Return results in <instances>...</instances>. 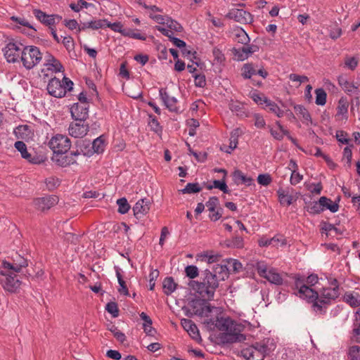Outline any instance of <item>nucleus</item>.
<instances>
[{"label":"nucleus","instance_id":"nucleus-1","mask_svg":"<svg viewBox=\"0 0 360 360\" xmlns=\"http://www.w3.org/2000/svg\"><path fill=\"white\" fill-rule=\"evenodd\" d=\"M294 279V289H297L298 292L295 293L299 295L301 299L306 300L308 303L312 304L313 309L316 312H323V307L315 302L318 298V292L311 286L315 285L319 281L318 275L311 274L307 277L300 274H295L292 277Z\"/></svg>","mask_w":360,"mask_h":360},{"label":"nucleus","instance_id":"nucleus-2","mask_svg":"<svg viewBox=\"0 0 360 360\" xmlns=\"http://www.w3.org/2000/svg\"><path fill=\"white\" fill-rule=\"evenodd\" d=\"M188 285L202 297H207L208 300H213L219 283L212 270L206 269L201 271L200 281H190Z\"/></svg>","mask_w":360,"mask_h":360},{"label":"nucleus","instance_id":"nucleus-3","mask_svg":"<svg viewBox=\"0 0 360 360\" xmlns=\"http://www.w3.org/2000/svg\"><path fill=\"white\" fill-rule=\"evenodd\" d=\"M42 58V53L35 46H26L21 52L20 60L27 70L32 69Z\"/></svg>","mask_w":360,"mask_h":360},{"label":"nucleus","instance_id":"nucleus-4","mask_svg":"<svg viewBox=\"0 0 360 360\" xmlns=\"http://www.w3.org/2000/svg\"><path fill=\"white\" fill-rule=\"evenodd\" d=\"M49 146L55 155L66 154L71 148V141L65 135L56 134L51 138Z\"/></svg>","mask_w":360,"mask_h":360},{"label":"nucleus","instance_id":"nucleus-5","mask_svg":"<svg viewBox=\"0 0 360 360\" xmlns=\"http://www.w3.org/2000/svg\"><path fill=\"white\" fill-rule=\"evenodd\" d=\"M0 283L6 291L15 293L20 288L22 282L15 274H6L4 271H0Z\"/></svg>","mask_w":360,"mask_h":360},{"label":"nucleus","instance_id":"nucleus-6","mask_svg":"<svg viewBox=\"0 0 360 360\" xmlns=\"http://www.w3.org/2000/svg\"><path fill=\"white\" fill-rule=\"evenodd\" d=\"M14 147L20 153L21 157L30 163L39 165L45 161V158L38 155L36 151L33 153L28 152L26 144L22 141H17L14 143Z\"/></svg>","mask_w":360,"mask_h":360},{"label":"nucleus","instance_id":"nucleus-7","mask_svg":"<svg viewBox=\"0 0 360 360\" xmlns=\"http://www.w3.org/2000/svg\"><path fill=\"white\" fill-rule=\"evenodd\" d=\"M246 339V335L241 333H219L216 336V343L220 346H225L229 344L243 342Z\"/></svg>","mask_w":360,"mask_h":360},{"label":"nucleus","instance_id":"nucleus-8","mask_svg":"<svg viewBox=\"0 0 360 360\" xmlns=\"http://www.w3.org/2000/svg\"><path fill=\"white\" fill-rule=\"evenodd\" d=\"M89 104L75 103L70 108L72 118L76 122H85L89 118Z\"/></svg>","mask_w":360,"mask_h":360},{"label":"nucleus","instance_id":"nucleus-9","mask_svg":"<svg viewBox=\"0 0 360 360\" xmlns=\"http://www.w3.org/2000/svg\"><path fill=\"white\" fill-rule=\"evenodd\" d=\"M226 18L242 24H250L253 21V15L250 12L239 8L231 9Z\"/></svg>","mask_w":360,"mask_h":360},{"label":"nucleus","instance_id":"nucleus-10","mask_svg":"<svg viewBox=\"0 0 360 360\" xmlns=\"http://www.w3.org/2000/svg\"><path fill=\"white\" fill-rule=\"evenodd\" d=\"M2 51L8 63H14L20 59L22 51L13 41H9Z\"/></svg>","mask_w":360,"mask_h":360},{"label":"nucleus","instance_id":"nucleus-11","mask_svg":"<svg viewBox=\"0 0 360 360\" xmlns=\"http://www.w3.org/2000/svg\"><path fill=\"white\" fill-rule=\"evenodd\" d=\"M58 200L59 198L57 195H50L34 199V204L37 210L44 212L57 205Z\"/></svg>","mask_w":360,"mask_h":360},{"label":"nucleus","instance_id":"nucleus-12","mask_svg":"<svg viewBox=\"0 0 360 360\" xmlns=\"http://www.w3.org/2000/svg\"><path fill=\"white\" fill-rule=\"evenodd\" d=\"M46 90L49 95L55 98H61L66 96V91L62 86V81L56 77L49 79Z\"/></svg>","mask_w":360,"mask_h":360},{"label":"nucleus","instance_id":"nucleus-13","mask_svg":"<svg viewBox=\"0 0 360 360\" xmlns=\"http://www.w3.org/2000/svg\"><path fill=\"white\" fill-rule=\"evenodd\" d=\"M160 98L162 100L163 104L168 109L169 111L179 114L181 111L179 108L176 106L178 100L174 96H169L167 88H160L159 89Z\"/></svg>","mask_w":360,"mask_h":360},{"label":"nucleus","instance_id":"nucleus-14","mask_svg":"<svg viewBox=\"0 0 360 360\" xmlns=\"http://www.w3.org/2000/svg\"><path fill=\"white\" fill-rule=\"evenodd\" d=\"M220 328L219 330L223 331L222 333H241L245 329V326L242 323L236 322L230 316H227L224 320V323H219Z\"/></svg>","mask_w":360,"mask_h":360},{"label":"nucleus","instance_id":"nucleus-15","mask_svg":"<svg viewBox=\"0 0 360 360\" xmlns=\"http://www.w3.org/2000/svg\"><path fill=\"white\" fill-rule=\"evenodd\" d=\"M89 131V124H85L84 122H71L68 131L71 136L75 138H83L85 136Z\"/></svg>","mask_w":360,"mask_h":360},{"label":"nucleus","instance_id":"nucleus-16","mask_svg":"<svg viewBox=\"0 0 360 360\" xmlns=\"http://www.w3.org/2000/svg\"><path fill=\"white\" fill-rule=\"evenodd\" d=\"M91 143L89 139H79L75 142L76 150L72 151V155H79L82 154L86 157H91L93 155L92 149L91 148Z\"/></svg>","mask_w":360,"mask_h":360},{"label":"nucleus","instance_id":"nucleus-17","mask_svg":"<svg viewBox=\"0 0 360 360\" xmlns=\"http://www.w3.org/2000/svg\"><path fill=\"white\" fill-rule=\"evenodd\" d=\"M150 200L146 198L139 200L133 207L134 215L136 219L148 213L150 208Z\"/></svg>","mask_w":360,"mask_h":360},{"label":"nucleus","instance_id":"nucleus-18","mask_svg":"<svg viewBox=\"0 0 360 360\" xmlns=\"http://www.w3.org/2000/svg\"><path fill=\"white\" fill-rule=\"evenodd\" d=\"M182 327L188 333L191 338L197 341H201L202 338L197 326L191 319H183L181 321Z\"/></svg>","mask_w":360,"mask_h":360},{"label":"nucleus","instance_id":"nucleus-19","mask_svg":"<svg viewBox=\"0 0 360 360\" xmlns=\"http://www.w3.org/2000/svg\"><path fill=\"white\" fill-rule=\"evenodd\" d=\"M210 300H208L207 297H195L191 298L188 300V305L190 307L193 309L194 311L195 315H197L198 316H203V306L204 304H208V302Z\"/></svg>","mask_w":360,"mask_h":360},{"label":"nucleus","instance_id":"nucleus-20","mask_svg":"<svg viewBox=\"0 0 360 360\" xmlns=\"http://www.w3.org/2000/svg\"><path fill=\"white\" fill-rule=\"evenodd\" d=\"M75 156L76 155H72L71 153L70 155L59 154L53 157L52 160L55 162L57 165L62 167H66L77 163L75 158Z\"/></svg>","mask_w":360,"mask_h":360},{"label":"nucleus","instance_id":"nucleus-21","mask_svg":"<svg viewBox=\"0 0 360 360\" xmlns=\"http://www.w3.org/2000/svg\"><path fill=\"white\" fill-rule=\"evenodd\" d=\"M46 63L44 65L49 66L48 70H51L55 72H64L65 69L62 63L51 53L46 52Z\"/></svg>","mask_w":360,"mask_h":360},{"label":"nucleus","instance_id":"nucleus-22","mask_svg":"<svg viewBox=\"0 0 360 360\" xmlns=\"http://www.w3.org/2000/svg\"><path fill=\"white\" fill-rule=\"evenodd\" d=\"M13 133L18 139H22L27 141L34 134L31 127L27 124L19 125L14 129Z\"/></svg>","mask_w":360,"mask_h":360},{"label":"nucleus","instance_id":"nucleus-23","mask_svg":"<svg viewBox=\"0 0 360 360\" xmlns=\"http://www.w3.org/2000/svg\"><path fill=\"white\" fill-rule=\"evenodd\" d=\"M212 270L214 274H216V277L219 283L220 281H225L229 278L230 275V271L229 268L224 264L223 261L220 264H217L213 265Z\"/></svg>","mask_w":360,"mask_h":360},{"label":"nucleus","instance_id":"nucleus-24","mask_svg":"<svg viewBox=\"0 0 360 360\" xmlns=\"http://www.w3.org/2000/svg\"><path fill=\"white\" fill-rule=\"evenodd\" d=\"M231 51L234 56V60L237 61H243L252 54V51L250 50L248 46L245 45L241 48L233 47Z\"/></svg>","mask_w":360,"mask_h":360},{"label":"nucleus","instance_id":"nucleus-25","mask_svg":"<svg viewBox=\"0 0 360 360\" xmlns=\"http://www.w3.org/2000/svg\"><path fill=\"white\" fill-rule=\"evenodd\" d=\"M233 181L235 184L239 185L240 184H244L246 186H250L253 182V179L249 176H247L243 174V172L238 169H236L231 174Z\"/></svg>","mask_w":360,"mask_h":360},{"label":"nucleus","instance_id":"nucleus-26","mask_svg":"<svg viewBox=\"0 0 360 360\" xmlns=\"http://www.w3.org/2000/svg\"><path fill=\"white\" fill-rule=\"evenodd\" d=\"M304 210L308 212L311 215H316L323 212V208L321 203L320 202V198L318 201H307L305 199H304Z\"/></svg>","mask_w":360,"mask_h":360},{"label":"nucleus","instance_id":"nucleus-27","mask_svg":"<svg viewBox=\"0 0 360 360\" xmlns=\"http://www.w3.org/2000/svg\"><path fill=\"white\" fill-rule=\"evenodd\" d=\"M220 245L228 248L240 249L244 246V240L242 236L236 234L232 238L221 242Z\"/></svg>","mask_w":360,"mask_h":360},{"label":"nucleus","instance_id":"nucleus-28","mask_svg":"<svg viewBox=\"0 0 360 360\" xmlns=\"http://www.w3.org/2000/svg\"><path fill=\"white\" fill-rule=\"evenodd\" d=\"M91 143L93 155L94 153H103L107 145L105 136L104 134L101 135L98 138L95 139L92 142H91Z\"/></svg>","mask_w":360,"mask_h":360},{"label":"nucleus","instance_id":"nucleus-29","mask_svg":"<svg viewBox=\"0 0 360 360\" xmlns=\"http://www.w3.org/2000/svg\"><path fill=\"white\" fill-rule=\"evenodd\" d=\"M229 109L233 112H236L238 117L241 118L248 117L250 115V112L247 110V109L244 107V105L238 102L232 101L229 104Z\"/></svg>","mask_w":360,"mask_h":360},{"label":"nucleus","instance_id":"nucleus-30","mask_svg":"<svg viewBox=\"0 0 360 360\" xmlns=\"http://www.w3.org/2000/svg\"><path fill=\"white\" fill-rule=\"evenodd\" d=\"M338 82L339 85L343 89V90L347 94L358 92V86H355L353 83H350L347 81L346 77L343 75L338 76Z\"/></svg>","mask_w":360,"mask_h":360},{"label":"nucleus","instance_id":"nucleus-31","mask_svg":"<svg viewBox=\"0 0 360 360\" xmlns=\"http://www.w3.org/2000/svg\"><path fill=\"white\" fill-rule=\"evenodd\" d=\"M222 261L229 268L231 274H238L243 270V264L238 259L229 258Z\"/></svg>","mask_w":360,"mask_h":360},{"label":"nucleus","instance_id":"nucleus-32","mask_svg":"<svg viewBox=\"0 0 360 360\" xmlns=\"http://www.w3.org/2000/svg\"><path fill=\"white\" fill-rule=\"evenodd\" d=\"M264 103L263 108L266 111L275 114L278 117H282L284 115V110L281 109L275 102L270 99H265Z\"/></svg>","mask_w":360,"mask_h":360},{"label":"nucleus","instance_id":"nucleus-33","mask_svg":"<svg viewBox=\"0 0 360 360\" xmlns=\"http://www.w3.org/2000/svg\"><path fill=\"white\" fill-rule=\"evenodd\" d=\"M226 180V179H225V176H223L222 179L220 180L215 179L213 181V184L207 185L206 188L208 190H212L214 188H217L221 191L224 193L230 194L231 190L229 188Z\"/></svg>","mask_w":360,"mask_h":360},{"label":"nucleus","instance_id":"nucleus-34","mask_svg":"<svg viewBox=\"0 0 360 360\" xmlns=\"http://www.w3.org/2000/svg\"><path fill=\"white\" fill-rule=\"evenodd\" d=\"M115 270L116 273V276L117 278V281L120 285V288H118V292L120 294H123L124 295L129 296V292L128 288L127 286L126 282L124 281L122 275L121 274L122 269L117 266H115Z\"/></svg>","mask_w":360,"mask_h":360},{"label":"nucleus","instance_id":"nucleus-35","mask_svg":"<svg viewBox=\"0 0 360 360\" xmlns=\"http://www.w3.org/2000/svg\"><path fill=\"white\" fill-rule=\"evenodd\" d=\"M177 283L174 282V279L172 276L166 277L162 282L163 292L165 295H169L175 291Z\"/></svg>","mask_w":360,"mask_h":360},{"label":"nucleus","instance_id":"nucleus-36","mask_svg":"<svg viewBox=\"0 0 360 360\" xmlns=\"http://www.w3.org/2000/svg\"><path fill=\"white\" fill-rule=\"evenodd\" d=\"M278 201L281 205L290 206L292 204L293 197L288 194V191H285L282 188H280L276 191Z\"/></svg>","mask_w":360,"mask_h":360},{"label":"nucleus","instance_id":"nucleus-37","mask_svg":"<svg viewBox=\"0 0 360 360\" xmlns=\"http://www.w3.org/2000/svg\"><path fill=\"white\" fill-rule=\"evenodd\" d=\"M320 202L323 208V212L326 210H330L331 212H337L339 210L340 205L336 203H333L331 199L326 196H321L320 198Z\"/></svg>","mask_w":360,"mask_h":360},{"label":"nucleus","instance_id":"nucleus-38","mask_svg":"<svg viewBox=\"0 0 360 360\" xmlns=\"http://www.w3.org/2000/svg\"><path fill=\"white\" fill-rule=\"evenodd\" d=\"M358 296V293H356V296H354L353 292L347 291L342 296V301L351 307L355 308L360 306V300L357 298Z\"/></svg>","mask_w":360,"mask_h":360},{"label":"nucleus","instance_id":"nucleus-39","mask_svg":"<svg viewBox=\"0 0 360 360\" xmlns=\"http://www.w3.org/2000/svg\"><path fill=\"white\" fill-rule=\"evenodd\" d=\"M148 126L150 127V130L154 131L158 135H161L162 133V127L160 125L156 116L153 114L148 115Z\"/></svg>","mask_w":360,"mask_h":360},{"label":"nucleus","instance_id":"nucleus-40","mask_svg":"<svg viewBox=\"0 0 360 360\" xmlns=\"http://www.w3.org/2000/svg\"><path fill=\"white\" fill-rule=\"evenodd\" d=\"M241 70V75L245 79H252V77L257 75V70L255 68L252 63H245Z\"/></svg>","mask_w":360,"mask_h":360},{"label":"nucleus","instance_id":"nucleus-41","mask_svg":"<svg viewBox=\"0 0 360 360\" xmlns=\"http://www.w3.org/2000/svg\"><path fill=\"white\" fill-rule=\"evenodd\" d=\"M340 295V287L338 286H336V288H323L321 289V295L325 296V297L330 300H335Z\"/></svg>","mask_w":360,"mask_h":360},{"label":"nucleus","instance_id":"nucleus-42","mask_svg":"<svg viewBox=\"0 0 360 360\" xmlns=\"http://www.w3.org/2000/svg\"><path fill=\"white\" fill-rule=\"evenodd\" d=\"M235 32L236 40L237 42L245 46L248 45L250 41V38L249 37L247 32L241 27H237L235 30Z\"/></svg>","mask_w":360,"mask_h":360},{"label":"nucleus","instance_id":"nucleus-43","mask_svg":"<svg viewBox=\"0 0 360 360\" xmlns=\"http://www.w3.org/2000/svg\"><path fill=\"white\" fill-rule=\"evenodd\" d=\"M270 283L279 285L283 283V278L281 276L276 272L274 269H270L266 274V276L264 277Z\"/></svg>","mask_w":360,"mask_h":360},{"label":"nucleus","instance_id":"nucleus-44","mask_svg":"<svg viewBox=\"0 0 360 360\" xmlns=\"http://www.w3.org/2000/svg\"><path fill=\"white\" fill-rule=\"evenodd\" d=\"M202 191V186L198 183H188L184 188L181 190L183 194H194Z\"/></svg>","mask_w":360,"mask_h":360},{"label":"nucleus","instance_id":"nucleus-45","mask_svg":"<svg viewBox=\"0 0 360 360\" xmlns=\"http://www.w3.org/2000/svg\"><path fill=\"white\" fill-rule=\"evenodd\" d=\"M212 54L214 56V62L215 63L222 66L225 65L226 57L221 50H220L217 46H215L212 49Z\"/></svg>","mask_w":360,"mask_h":360},{"label":"nucleus","instance_id":"nucleus-46","mask_svg":"<svg viewBox=\"0 0 360 360\" xmlns=\"http://www.w3.org/2000/svg\"><path fill=\"white\" fill-rule=\"evenodd\" d=\"M316 99L315 103L318 105H324L327 101V94L322 88H319L315 90Z\"/></svg>","mask_w":360,"mask_h":360},{"label":"nucleus","instance_id":"nucleus-47","mask_svg":"<svg viewBox=\"0 0 360 360\" xmlns=\"http://www.w3.org/2000/svg\"><path fill=\"white\" fill-rule=\"evenodd\" d=\"M167 27L176 32H182L184 31L183 26L176 20H173L171 17L166 16Z\"/></svg>","mask_w":360,"mask_h":360},{"label":"nucleus","instance_id":"nucleus-48","mask_svg":"<svg viewBox=\"0 0 360 360\" xmlns=\"http://www.w3.org/2000/svg\"><path fill=\"white\" fill-rule=\"evenodd\" d=\"M294 110L297 115H301L304 120L311 122V115L304 105H294Z\"/></svg>","mask_w":360,"mask_h":360},{"label":"nucleus","instance_id":"nucleus-49","mask_svg":"<svg viewBox=\"0 0 360 360\" xmlns=\"http://www.w3.org/2000/svg\"><path fill=\"white\" fill-rule=\"evenodd\" d=\"M347 357L349 360H360V346H350L348 348Z\"/></svg>","mask_w":360,"mask_h":360},{"label":"nucleus","instance_id":"nucleus-50","mask_svg":"<svg viewBox=\"0 0 360 360\" xmlns=\"http://www.w3.org/2000/svg\"><path fill=\"white\" fill-rule=\"evenodd\" d=\"M226 317L223 316H217L216 320L214 319H208L205 320L204 324H205L207 327H210L211 330H213L214 328H217L219 330V328H220L219 323H224V320H225Z\"/></svg>","mask_w":360,"mask_h":360},{"label":"nucleus","instance_id":"nucleus-51","mask_svg":"<svg viewBox=\"0 0 360 360\" xmlns=\"http://www.w3.org/2000/svg\"><path fill=\"white\" fill-rule=\"evenodd\" d=\"M117 204L118 205L117 212L120 214H124L129 212L130 205L125 198H119L117 200Z\"/></svg>","mask_w":360,"mask_h":360},{"label":"nucleus","instance_id":"nucleus-52","mask_svg":"<svg viewBox=\"0 0 360 360\" xmlns=\"http://www.w3.org/2000/svg\"><path fill=\"white\" fill-rule=\"evenodd\" d=\"M105 310L112 315V317L117 318L119 316V308L118 304L115 302H109L106 304Z\"/></svg>","mask_w":360,"mask_h":360},{"label":"nucleus","instance_id":"nucleus-53","mask_svg":"<svg viewBox=\"0 0 360 360\" xmlns=\"http://www.w3.org/2000/svg\"><path fill=\"white\" fill-rule=\"evenodd\" d=\"M338 112L336 115H342L346 120H347V112H348V103L342 98L340 99L337 108Z\"/></svg>","mask_w":360,"mask_h":360},{"label":"nucleus","instance_id":"nucleus-54","mask_svg":"<svg viewBox=\"0 0 360 360\" xmlns=\"http://www.w3.org/2000/svg\"><path fill=\"white\" fill-rule=\"evenodd\" d=\"M18 257L20 259V262L16 263L15 259L13 257V268H11V270H13L14 272L19 273L20 272L22 267H26L28 265L27 260L25 259L24 257H21L20 255H17Z\"/></svg>","mask_w":360,"mask_h":360},{"label":"nucleus","instance_id":"nucleus-55","mask_svg":"<svg viewBox=\"0 0 360 360\" xmlns=\"http://www.w3.org/2000/svg\"><path fill=\"white\" fill-rule=\"evenodd\" d=\"M206 207L208 208V210L212 213H215L217 211L218 205H219V200L217 196H212L209 198V200L205 203Z\"/></svg>","mask_w":360,"mask_h":360},{"label":"nucleus","instance_id":"nucleus-56","mask_svg":"<svg viewBox=\"0 0 360 360\" xmlns=\"http://www.w3.org/2000/svg\"><path fill=\"white\" fill-rule=\"evenodd\" d=\"M185 274L190 279H194L199 276V270L195 265L191 264L185 267Z\"/></svg>","mask_w":360,"mask_h":360},{"label":"nucleus","instance_id":"nucleus-57","mask_svg":"<svg viewBox=\"0 0 360 360\" xmlns=\"http://www.w3.org/2000/svg\"><path fill=\"white\" fill-rule=\"evenodd\" d=\"M218 255H208L207 252H203L197 255V260L205 261L208 264H212L218 261Z\"/></svg>","mask_w":360,"mask_h":360},{"label":"nucleus","instance_id":"nucleus-58","mask_svg":"<svg viewBox=\"0 0 360 360\" xmlns=\"http://www.w3.org/2000/svg\"><path fill=\"white\" fill-rule=\"evenodd\" d=\"M250 98L257 104V105H263L264 103L265 99H269L266 96H265L262 93H259L258 91L255 90L254 91L250 93Z\"/></svg>","mask_w":360,"mask_h":360},{"label":"nucleus","instance_id":"nucleus-59","mask_svg":"<svg viewBox=\"0 0 360 360\" xmlns=\"http://www.w3.org/2000/svg\"><path fill=\"white\" fill-rule=\"evenodd\" d=\"M45 183L49 191H51L60 186V181L58 178L51 176L46 179Z\"/></svg>","mask_w":360,"mask_h":360},{"label":"nucleus","instance_id":"nucleus-60","mask_svg":"<svg viewBox=\"0 0 360 360\" xmlns=\"http://www.w3.org/2000/svg\"><path fill=\"white\" fill-rule=\"evenodd\" d=\"M193 77L196 87L203 88L206 86V77L204 74H195Z\"/></svg>","mask_w":360,"mask_h":360},{"label":"nucleus","instance_id":"nucleus-61","mask_svg":"<svg viewBox=\"0 0 360 360\" xmlns=\"http://www.w3.org/2000/svg\"><path fill=\"white\" fill-rule=\"evenodd\" d=\"M243 131L240 128L238 127V128L234 129L231 132V134H230L229 141H231V145H232L233 143H236L238 145V137L240 136L241 135H243Z\"/></svg>","mask_w":360,"mask_h":360},{"label":"nucleus","instance_id":"nucleus-62","mask_svg":"<svg viewBox=\"0 0 360 360\" xmlns=\"http://www.w3.org/2000/svg\"><path fill=\"white\" fill-rule=\"evenodd\" d=\"M33 14L34 17L44 25L46 24V21L47 20V17H49V14H46L45 12L42 11L40 9L35 8L33 10Z\"/></svg>","mask_w":360,"mask_h":360},{"label":"nucleus","instance_id":"nucleus-63","mask_svg":"<svg viewBox=\"0 0 360 360\" xmlns=\"http://www.w3.org/2000/svg\"><path fill=\"white\" fill-rule=\"evenodd\" d=\"M359 63L358 58L356 57L347 56L345 59V65L351 70H354Z\"/></svg>","mask_w":360,"mask_h":360},{"label":"nucleus","instance_id":"nucleus-64","mask_svg":"<svg viewBox=\"0 0 360 360\" xmlns=\"http://www.w3.org/2000/svg\"><path fill=\"white\" fill-rule=\"evenodd\" d=\"M272 181V178L269 174H260L257 176V182L262 186H266Z\"/></svg>","mask_w":360,"mask_h":360}]
</instances>
